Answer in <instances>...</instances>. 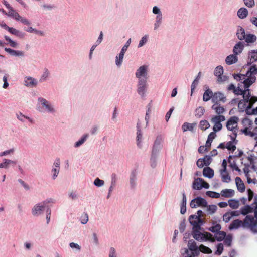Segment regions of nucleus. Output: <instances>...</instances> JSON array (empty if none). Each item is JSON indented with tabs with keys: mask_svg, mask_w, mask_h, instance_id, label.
<instances>
[{
	"mask_svg": "<svg viewBox=\"0 0 257 257\" xmlns=\"http://www.w3.org/2000/svg\"><path fill=\"white\" fill-rule=\"evenodd\" d=\"M203 175L208 178H212L214 176V171L210 167H205L203 170Z\"/></svg>",
	"mask_w": 257,
	"mask_h": 257,
	"instance_id": "32",
	"label": "nucleus"
},
{
	"mask_svg": "<svg viewBox=\"0 0 257 257\" xmlns=\"http://www.w3.org/2000/svg\"><path fill=\"white\" fill-rule=\"evenodd\" d=\"M70 247L75 252H80L81 249V246L78 243L71 242L69 243Z\"/></svg>",
	"mask_w": 257,
	"mask_h": 257,
	"instance_id": "59",
	"label": "nucleus"
},
{
	"mask_svg": "<svg viewBox=\"0 0 257 257\" xmlns=\"http://www.w3.org/2000/svg\"><path fill=\"white\" fill-rule=\"evenodd\" d=\"M137 171L136 170H133L131 172L130 177V184L131 188L134 189L135 188L137 184Z\"/></svg>",
	"mask_w": 257,
	"mask_h": 257,
	"instance_id": "23",
	"label": "nucleus"
},
{
	"mask_svg": "<svg viewBox=\"0 0 257 257\" xmlns=\"http://www.w3.org/2000/svg\"><path fill=\"white\" fill-rule=\"evenodd\" d=\"M224 70L222 66H217L214 70V74L215 76L218 77L223 74Z\"/></svg>",
	"mask_w": 257,
	"mask_h": 257,
	"instance_id": "57",
	"label": "nucleus"
},
{
	"mask_svg": "<svg viewBox=\"0 0 257 257\" xmlns=\"http://www.w3.org/2000/svg\"><path fill=\"white\" fill-rule=\"evenodd\" d=\"M199 252H201L205 254H210L212 252L211 249L209 248V247L203 245L201 244L199 246Z\"/></svg>",
	"mask_w": 257,
	"mask_h": 257,
	"instance_id": "52",
	"label": "nucleus"
},
{
	"mask_svg": "<svg viewBox=\"0 0 257 257\" xmlns=\"http://www.w3.org/2000/svg\"><path fill=\"white\" fill-rule=\"evenodd\" d=\"M236 34L238 39L240 40H244L245 39V30L240 26H237Z\"/></svg>",
	"mask_w": 257,
	"mask_h": 257,
	"instance_id": "28",
	"label": "nucleus"
},
{
	"mask_svg": "<svg viewBox=\"0 0 257 257\" xmlns=\"http://www.w3.org/2000/svg\"><path fill=\"white\" fill-rule=\"evenodd\" d=\"M148 81H137V92L139 96L144 98L146 96L147 91L148 87Z\"/></svg>",
	"mask_w": 257,
	"mask_h": 257,
	"instance_id": "10",
	"label": "nucleus"
},
{
	"mask_svg": "<svg viewBox=\"0 0 257 257\" xmlns=\"http://www.w3.org/2000/svg\"><path fill=\"white\" fill-rule=\"evenodd\" d=\"M235 183L238 191H239L241 192L244 191L245 186L244 183H243L242 181L239 177H236Z\"/></svg>",
	"mask_w": 257,
	"mask_h": 257,
	"instance_id": "38",
	"label": "nucleus"
},
{
	"mask_svg": "<svg viewBox=\"0 0 257 257\" xmlns=\"http://www.w3.org/2000/svg\"><path fill=\"white\" fill-rule=\"evenodd\" d=\"M107 257H118L117 251L114 247H110L109 248Z\"/></svg>",
	"mask_w": 257,
	"mask_h": 257,
	"instance_id": "61",
	"label": "nucleus"
},
{
	"mask_svg": "<svg viewBox=\"0 0 257 257\" xmlns=\"http://www.w3.org/2000/svg\"><path fill=\"white\" fill-rule=\"evenodd\" d=\"M16 117L18 119H19L21 122H24L26 120H28L29 121L32 122V119L29 116H27L24 115L21 112H18L16 114Z\"/></svg>",
	"mask_w": 257,
	"mask_h": 257,
	"instance_id": "44",
	"label": "nucleus"
},
{
	"mask_svg": "<svg viewBox=\"0 0 257 257\" xmlns=\"http://www.w3.org/2000/svg\"><path fill=\"white\" fill-rule=\"evenodd\" d=\"M152 13L155 15L153 24L154 30H158L163 23V16L160 7L154 6L152 8Z\"/></svg>",
	"mask_w": 257,
	"mask_h": 257,
	"instance_id": "5",
	"label": "nucleus"
},
{
	"mask_svg": "<svg viewBox=\"0 0 257 257\" xmlns=\"http://www.w3.org/2000/svg\"><path fill=\"white\" fill-rule=\"evenodd\" d=\"M220 175L222 178V181L223 182L228 183L230 181L231 178L228 173L226 171L225 172H223V171H220Z\"/></svg>",
	"mask_w": 257,
	"mask_h": 257,
	"instance_id": "51",
	"label": "nucleus"
},
{
	"mask_svg": "<svg viewBox=\"0 0 257 257\" xmlns=\"http://www.w3.org/2000/svg\"><path fill=\"white\" fill-rule=\"evenodd\" d=\"M209 186L208 183L200 178H195L192 185L193 189L197 190H201L203 188L208 189Z\"/></svg>",
	"mask_w": 257,
	"mask_h": 257,
	"instance_id": "12",
	"label": "nucleus"
},
{
	"mask_svg": "<svg viewBox=\"0 0 257 257\" xmlns=\"http://www.w3.org/2000/svg\"><path fill=\"white\" fill-rule=\"evenodd\" d=\"M212 158L210 155H206L203 158H199L196 162L197 166L200 168H203L204 166H207L212 162Z\"/></svg>",
	"mask_w": 257,
	"mask_h": 257,
	"instance_id": "16",
	"label": "nucleus"
},
{
	"mask_svg": "<svg viewBox=\"0 0 257 257\" xmlns=\"http://www.w3.org/2000/svg\"><path fill=\"white\" fill-rule=\"evenodd\" d=\"M50 76V72L46 68L43 69L42 74H41L39 81L40 82H44L46 81Z\"/></svg>",
	"mask_w": 257,
	"mask_h": 257,
	"instance_id": "29",
	"label": "nucleus"
},
{
	"mask_svg": "<svg viewBox=\"0 0 257 257\" xmlns=\"http://www.w3.org/2000/svg\"><path fill=\"white\" fill-rule=\"evenodd\" d=\"M61 161L59 158L55 159L51 170V178L53 180H55L58 176L60 170Z\"/></svg>",
	"mask_w": 257,
	"mask_h": 257,
	"instance_id": "11",
	"label": "nucleus"
},
{
	"mask_svg": "<svg viewBox=\"0 0 257 257\" xmlns=\"http://www.w3.org/2000/svg\"><path fill=\"white\" fill-rule=\"evenodd\" d=\"M242 124L244 128H247V129H249L251 128L252 125V122L250 119L245 118L242 120Z\"/></svg>",
	"mask_w": 257,
	"mask_h": 257,
	"instance_id": "54",
	"label": "nucleus"
},
{
	"mask_svg": "<svg viewBox=\"0 0 257 257\" xmlns=\"http://www.w3.org/2000/svg\"><path fill=\"white\" fill-rule=\"evenodd\" d=\"M248 14L247 9L245 8L242 7L240 8L237 13L238 17L241 19L245 18Z\"/></svg>",
	"mask_w": 257,
	"mask_h": 257,
	"instance_id": "34",
	"label": "nucleus"
},
{
	"mask_svg": "<svg viewBox=\"0 0 257 257\" xmlns=\"http://www.w3.org/2000/svg\"><path fill=\"white\" fill-rule=\"evenodd\" d=\"M149 67L146 65L139 66L136 70L135 77L138 81H148L149 78Z\"/></svg>",
	"mask_w": 257,
	"mask_h": 257,
	"instance_id": "6",
	"label": "nucleus"
},
{
	"mask_svg": "<svg viewBox=\"0 0 257 257\" xmlns=\"http://www.w3.org/2000/svg\"><path fill=\"white\" fill-rule=\"evenodd\" d=\"M6 15L8 16L9 17H12L16 20L18 19V18L20 15L19 13L17 12L13 8L9 9L8 13H6Z\"/></svg>",
	"mask_w": 257,
	"mask_h": 257,
	"instance_id": "47",
	"label": "nucleus"
},
{
	"mask_svg": "<svg viewBox=\"0 0 257 257\" xmlns=\"http://www.w3.org/2000/svg\"><path fill=\"white\" fill-rule=\"evenodd\" d=\"M232 141H229L226 144V148H227L228 150L232 151V152L234 151L236 149L235 144L234 141L235 140H232Z\"/></svg>",
	"mask_w": 257,
	"mask_h": 257,
	"instance_id": "55",
	"label": "nucleus"
},
{
	"mask_svg": "<svg viewBox=\"0 0 257 257\" xmlns=\"http://www.w3.org/2000/svg\"><path fill=\"white\" fill-rule=\"evenodd\" d=\"M189 221L193 226V230H194V229H200L201 226L203 224L202 219L198 217V216H196L195 214L190 216Z\"/></svg>",
	"mask_w": 257,
	"mask_h": 257,
	"instance_id": "13",
	"label": "nucleus"
},
{
	"mask_svg": "<svg viewBox=\"0 0 257 257\" xmlns=\"http://www.w3.org/2000/svg\"><path fill=\"white\" fill-rule=\"evenodd\" d=\"M226 236V233L224 231H219L217 233L214 234L213 238H214V241L217 240L218 241L223 240Z\"/></svg>",
	"mask_w": 257,
	"mask_h": 257,
	"instance_id": "45",
	"label": "nucleus"
},
{
	"mask_svg": "<svg viewBox=\"0 0 257 257\" xmlns=\"http://www.w3.org/2000/svg\"><path fill=\"white\" fill-rule=\"evenodd\" d=\"M45 206L42 202L36 204L32 209V214L35 216H38L43 214Z\"/></svg>",
	"mask_w": 257,
	"mask_h": 257,
	"instance_id": "15",
	"label": "nucleus"
},
{
	"mask_svg": "<svg viewBox=\"0 0 257 257\" xmlns=\"http://www.w3.org/2000/svg\"><path fill=\"white\" fill-rule=\"evenodd\" d=\"M225 120V117L223 115H213L211 119V122L213 123V130L215 132L220 131L222 128L221 122Z\"/></svg>",
	"mask_w": 257,
	"mask_h": 257,
	"instance_id": "9",
	"label": "nucleus"
},
{
	"mask_svg": "<svg viewBox=\"0 0 257 257\" xmlns=\"http://www.w3.org/2000/svg\"><path fill=\"white\" fill-rule=\"evenodd\" d=\"M211 108L213 110H215L217 115H222L225 112L224 108L218 104H214Z\"/></svg>",
	"mask_w": 257,
	"mask_h": 257,
	"instance_id": "35",
	"label": "nucleus"
},
{
	"mask_svg": "<svg viewBox=\"0 0 257 257\" xmlns=\"http://www.w3.org/2000/svg\"><path fill=\"white\" fill-rule=\"evenodd\" d=\"M196 123H190L188 122H185L182 126V129L183 132L187 131H192L194 130Z\"/></svg>",
	"mask_w": 257,
	"mask_h": 257,
	"instance_id": "43",
	"label": "nucleus"
},
{
	"mask_svg": "<svg viewBox=\"0 0 257 257\" xmlns=\"http://www.w3.org/2000/svg\"><path fill=\"white\" fill-rule=\"evenodd\" d=\"M187 199L184 193L182 194V200L181 203L180 213L185 214L186 211Z\"/></svg>",
	"mask_w": 257,
	"mask_h": 257,
	"instance_id": "37",
	"label": "nucleus"
},
{
	"mask_svg": "<svg viewBox=\"0 0 257 257\" xmlns=\"http://www.w3.org/2000/svg\"><path fill=\"white\" fill-rule=\"evenodd\" d=\"M245 39L244 40L247 43H252L254 42L256 40V36L252 34H246L245 36Z\"/></svg>",
	"mask_w": 257,
	"mask_h": 257,
	"instance_id": "49",
	"label": "nucleus"
},
{
	"mask_svg": "<svg viewBox=\"0 0 257 257\" xmlns=\"http://www.w3.org/2000/svg\"><path fill=\"white\" fill-rule=\"evenodd\" d=\"M8 31L12 34L16 36L17 37L23 38L25 36V33L13 27H10Z\"/></svg>",
	"mask_w": 257,
	"mask_h": 257,
	"instance_id": "31",
	"label": "nucleus"
},
{
	"mask_svg": "<svg viewBox=\"0 0 257 257\" xmlns=\"http://www.w3.org/2000/svg\"><path fill=\"white\" fill-rule=\"evenodd\" d=\"M158 156L151 154L150 157V165L152 168H155L157 165V160Z\"/></svg>",
	"mask_w": 257,
	"mask_h": 257,
	"instance_id": "60",
	"label": "nucleus"
},
{
	"mask_svg": "<svg viewBox=\"0 0 257 257\" xmlns=\"http://www.w3.org/2000/svg\"><path fill=\"white\" fill-rule=\"evenodd\" d=\"M150 113H151V109L150 107H148L146 111L145 117V124H143V123H142V126H143V128H145L147 127V126H148V123H149V121L150 118ZM140 121H142L141 120H140Z\"/></svg>",
	"mask_w": 257,
	"mask_h": 257,
	"instance_id": "46",
	"label": "nucleus"
},
{
	"mask_svg": "<svg viewBox=\"0 0 257 257\" xmlns=\"http://www.w3.org/2000/svg\"><path fill=\"white\" fill-rule=\"evenodd\" d=\"M16 164V162L10 159H4L3 160V162L0 163V169H8L10 165H15Z\"/></svg>",
	"mask_w": 257,
	"mask_h": 257,
	"instance_id": "26",
	"label": "nucleus"
},
{
	"mask_svg": "<svg viewBox=\"0 0 257 257\" xmlns=\"http://www.w3.org/2000/svg\"><path fill=\"white\" fill-rule=\"evenodd\" d=\"M221 195L225 197H231L234 195V191L231 189H225L221 191Z\"/></svg>",
	"mask_w": 257,
	"mask_h": 257,
	"instance_id": "39",
	"label": "nucleus"
},
{
	"mask_svg": "<svg viewBox=\"0 0 257 257\" xmlns=\"http://www.w3.org/2000/svg\"><path fill=\"white\" fill-rule=\"evenodd\" d=\"M5 51L13 56L23 57L25 56V52L21 50H15L11 48L6 47Z\"/></svg>",
	"mask_w": 257,
	"mask_h": 257,
	"instance_id": "22",
	"label": "nucleus"
},
{
	"mask_svg": "<svg viewBox=\"0 0 257 257\" xmlns=\"http://www.w3.org/2000/svg\"><path fill=\"white\" fill-rule=\"evenodd\" d=\"M162 147L153 145L151 151V154L158 156Z\"/></svg>",
	"mask_w": 257,
	"mask_h": 257,
	"instance_id": "63",
	"label": "nucleus"
},
{
	"mask_svg": "<svg viewBox=\"0 0 257 257\" xmlns=\"http://www.w3.org/2000/svg\"><path fill=\"white\" fill-rule=\"evenodd\" d=\"M188 248L184 249L183 254L185 257H197L199 255V247L196 242L193 240H189L188 242Z\"/></svg>",
	"mask_w": 257,
	"mask_h": 257,
	"instance_id": "4",
	"label": "nucleus"
},
{
	"mask_svg": "<svg viewBox=\"0 0 257 257\" xmlns=\"http://www.w3.org/2000/svg\"><path fill=\"white\" fill-rule=\"evenodd\" d=\"M238 118L236 116L231 117L227 121L226 127L228 130L231 131L233 133L231 136V140H235L237 134V124Z\"/></svg>",
	"mask_w": 257,
	"mask_h": 257,
	"instance_id": "7",
	"label": "nucleus"
},
{
	"mask_svg": "<svg viewBox=\"0 0 257 257\" xmlns=\"http://www.w3.org/2000/svg\"><path fill=\"white\" fill-rule=\"evenodd\" d=\"M238 60L237 57L235 54H231L226 57L225 62L228 65L235 63Z\"/></svg>",
	"mask_w": 257,
	"mask_h": 257,
	"instance_id": "33",
	"label": "nucleus"
},
{
	"mask_svg": "<svg viewBox=\"0 0 257 257\" xmlns=\"http://www.w3.org/2000/svg\"><path fill=\"white\" fill-rule=\"evenodd\" d=\"M205 112V109L203 107L199 106L195 110V115L197 118H200L203 115Z\"/></svg>",
	"mask_w": 257,
	"mask_h": 257,
	"instance_id": "53",
	"label": "nucleus"
},
{
	"mask_svg": "<svg viewBox=\"0 0 257 257\" xmlns=\"http://www.w3.org/2000/svg\"><path fill=\"white\" fill-rule=\"evenodd\" d=\"M37 110L43 113L55 115L57 113V109L55 105L51 101L43 97H39L37 99Z\"/></svg>",
	"mask_w": 257,
	"mask_h": 257,
	"instance_id": "2",
	"label": "nucleus"
},
{
	"mask_svg": "<svg viewBox=\"0 0 257 257\" xmlns=\"http://www.w3.org/2000/svg\"><path fill=\"white\" fill-rule=\"evenodd\" d=\"M38 84L37 79L32 76H26L24 79V85L27 87H36Z\"/></svg>",
	"mask_w": 257,
	"mask_h": 257,
	"instance_id": "17",
	"label": "nucleus"
},
{
	"mask_svg": "<svg viewBox=\"0 0 257 257\" xmlns=\"http://www.w3.org/2000/svg\"><path fill=\"white\" fill-rule=\"evenodd\" d=\"M213 95V92L211 90L208 89L204 93L203 95V100L205 102L209 101L210 99H212Z\"/></svg>",
	"mask_w": 257,
	"mask_h": 257,
	"instance_id": "40",
	"label": "nucleus"
},
{
	"mask_svg": "<svg viewBox=\"0 0 257 257\" xmlns=\"http://www.w3.org/2000/svg\"><path fill=\"white\" fill-rule=\"evenodd\" d=\"M163 141L164 137L163 135L161 134L158 135L155 138L153 145L163 147L162 143Z\"/></svg>",
	"mask_w": 257,
	"mask_h": 257,
	"instance_id": "42",
	"label": "nucleus"
},
{
	"mask_svg": "<svg viewBox=\"0 0 257 257\" xmlns=\"http://www.w3.org/2000/svg\"><path fill=\"white\" fill-rule=\"evenodd\" d=\"M248 60L249 64H252L257 61V50H252L248 52Z\"/></svg>",
	"mask_w": 257,
	"mask_h": 257,
	"instance_id": "27",
	"label": "nucleus"
},
{
	"mask_svg": "<svg viewBox=\"0 0 257 257\" xmlns=\"http://www.w3.org/2000/svg\"><path fill=\"white\" fill-rule=\"evenodd\" d=\"M88 134H85L83 135L81 138L77 142H76L74 145L75 148H78L82 145L88 138Z\"/></svg>",
	"mask_w": 257,
	"mask_h": 257,
	"instance_id": "41",
	"label": "nucleus"
},
{
	"mask_svg": "<svg viewBox=\"0 0 257 257\" xmlns=\"http://www.w3.org/2000/svg\"><path fill=\"white\" fill-rule=\"evenodd\" d=\"M244 47V45L242 42H238L234 46L233 49V52L235 55L240 54Z\"/></svg>",
	"mask_w": 257,
	"mask_h": 257,
	"instance_id": "24",
	"label": "nucleus"
},
{
	"mask_svg": "<svg viewBox=\"0 0 257 257\" xmlns=\"http://www.w3.org/2000/svg\"><path fill=\"white\" fill-rule=\"evenodd\" d=\"M210 126V125L208 121L206 120H202L200 121L199 127L202 130H206Z\"/></svg>",
	"mask_w": 257,
	"mask_h": 257,
	"instance_id": "56",
	"label": "nucleus"
},
{
	"mask_svg": "<svg viewBox=\"0 0 257 257\" xmlns=\"http://www.w3.org/2000/svg\"><path fill=\"white\" fill-rule=\"evenodd\" d=\"M252 105V104L244 100H241L239 101L238 104V108L240 112H244L245 111L246 113V110L248 109V108H250L251 106Z\"/></svg>",
	"mask_w": 257,
	"mask_h": 257,
	"instance_id": "20",
	"label": "nucleus"
},
{
	"mask_svg": "<svg viewBox=\"0 0 257 257\" xmlns=\"http://www.w3.org/2000/svg\"><path fill=\"white\" fill-rule=\"evenodd\" d=\"M212 101L214 104H218L219 102L224 103L226 101V97L224 94L221 92H216L213 94Z\"/></svg>",
	"mask_w": 257,
	"mask_h": 257,
	"instance_id": "19",
	"label": "nucleus"
},
{
	"mask_svg": "<svg viewBox=\"0 0 257 257\" xmlns=\"http://www.w3.org/2000/svg\"><path fill=\"white\" fill-rule=\"evenodd\" d=\"M240 213L247 215L245 218V225L248 226L251 231L257 233V195L254 197L253 203L240 208Z\"/></svg>",
	"mask_w": 257,
	"mask_h": 257,
	"instance_id": "1",
	"label": "nucleus"
},
{
	"mask_svg": "<svg viewBox=\"0 0 257 257\" xmlns=\"http://www.w3.org/2000/svg\"><path fill=\"white\" fill-rule=\"evenodd\" d=\"M124 55L121 53H119L118 55H117L115 57V64L118 67H120L123 62V60Z\"/></svg>",
	"mask_w": 257,
	"mask_h": 257,
	"instance_id": "50",
	"label": "nucleus"
},
{
	"mask_svg": "<svg viewBox=\"0 0 257 257\" xmlns=\"http://www.w3.org/2000/svg\"><path fill=\"white\" fill-rule=\"evenodd\" d=\"M257 74V66L255 65L251 66L247 71L246 75L254 76Z\"/></svg>",
	"mask_w": 257,
	"mask_h": 257,
	"instance_id": "62",
	"label": "nucleus"
},
{
	"mask_svg": "<svg viewBox=\"0 0 257 257\" xmlns=\"http://www.w3.org/2000/svg\"><path fill=\"white\" fill-rule=\"evenodd\" d=\"M192 236L197 241L202 242L209 241L211 242H214V238L211 233L201 231L200 229H194L192 231Z\"/></svg>",
	"mask_w": 257,
	"mask_h": 257,
	"instance_id": "3",
	"label": "nucleus"
},
{
	"mask_svg": "<svg viewBox=\"0 0 257 257\" xmlns=\"http://www.w3.org/2000/svg\"><path fill=\"white\" fill-rule=\"evenodd\" d=\"M242 95L243 98L242 100H244L252 104L253 103L257 101V98L251 96L249 89H244Z\"/></svg>",
	"mask_w": 257,
	"mask_h": 257,
	"instance_id": "21",
	"label": "nucleus"
},
{
	"mask_svg": "<svg viewBox=\"0 0 257 257\" xmlns=\"http://www.w3.org/2000/svg\"><path fill=\"white\" fill-rule=\"evenodd\" d=\"M243 227L244 228H249L248 226L245 225V219L242 221L241 220H239L238 219H236L234 220L229 225V230H233L237 229L240 227Z\"/></svg>",
	"mask_w": 257,
	"mask_h": 257,
	"instance_id": "18",
	"label": "nucleus"
},
{
	"mask_svg": "<svg viewBox=\"0 0 257 257\" xmlns=\"http://www.w3.org/2000/svg\"><path fill=\"white\" fill-rule=\"evenodd\" d=\"M207 202L205 199L201 197H197L192 199L190 203V206L192 208H195L197 207H206L207 206Z\"/></svg>",
	"mask_w": 257,
	"mask_h": 257,
	"instance_id": "14",
	"label": "nucleus"
},
{
	"mask_svg": "<svg viewBox=\"0 0 257 257\" xmlns=\"http://www.w3.org/2000/svg\"><path fill=\"white\" fill-rule=\"evenodd\" d=\"M149 36L148 34L143 35L139 40L137 45L138 48H140L144 46L148 42Z\"/></svg>",
	"mask_w": 257,
	"mask_h": 257,
	"instance_id": "30",
	"label": "nucleus"
},
{
	"mask_svg": "<svg viewBox=\"0 0 257 257\" xmlns=\"http://www.w3.org/2000/svg\"><path fill=\"white\" fill-rule=\"evenodd\" d=\"M228 205L232 209H236L239 207V203L238 200L231 199L228 201Z\"/></svg>",
	"mask_w": 257,
	"mask_h": 257,
	"instance_id": "58",
	"label": "nucleus"
},
{
	"mask_svg": "<svg viewBox=\"0 0 257 257\" xmlns=\"http://www.w3.org/2000/svg\"><path fill=\"white\" fill-rule=\"evenodd\" d=\"M137 132H136V143L137 147L140 149H142L144 147V136L143 133L142 132L143 126H142V122L140 120H138L137 125Z\"/></svg>",
	"mask_w": 257,
	"mask_h": 257,
	"instance_id": "8",
	"label": "nucleus"
},
{
	"mask_svg": "<svg viewBox=\"0 0 257 257\" xmlns=\"http://www.w3.org/2000/svg\"><path fill=\"white\" fill-rule=\"evenodd\" d=\"M206 213L208 215H212L214 214L217 210V207L215 205H209L206 206Z\"/></svg>",
	"mask_w": 257,
	"mask_h": 257,
	"instance_id": "48",
	"label": "nucleus"
},
{
	"mask_svg": "<svg viewBox=\"0 0 257 257\" xmlns=\"http://www.w3.org/2000/svg\"><path fill=\"white\" fill-rule=\"evenodd\" d=\"M117 180V175L115 173H113L111 176V183L110 186L108 189L109 190H110V192H112L115 187H116Z\"/></svg>",
	"mask_w": 257,
	"mask_h": 257,
	"instance_id": "36",
	"label": "nucleus"
},
{
	"mask_svg": "<svg viewBox=\"0 0 257 257\" xmlns=\"http://www.w3.org/2000/svg\"><path fill=\"white\" fill-rule=\"evenodd\" d=\"M221 227L220 224H216V225L210 227L209 230L213 233H217L220 231Z\"/></svg>",
	"mask_w": 257,
	"mask_h": 257,
	"instance_id": "64",
	"label": "nucleus"
},
{
	"mask_svg": "<svg viewBox=\"0 0 257 257\" xmlns=\"http://www.w3.org/2000/svg\"><path fill=\"white\" fill-rule=\"evenodd\" d=\"M255 81V77L254 76H249L247 78H245L242 83L244 85V89H249L248 88Z\"/></svg>",
	"mask_w": 257,
	"mask_h": 257,
	"instance_id": "25",
	"label": "nucleus"
}]
</instances>
